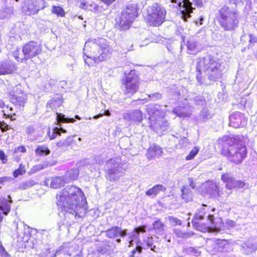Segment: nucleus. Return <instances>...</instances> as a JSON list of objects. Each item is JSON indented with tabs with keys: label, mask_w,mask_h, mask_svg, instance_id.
<instances>
[{
	"label": "nucleus",
	"mask_w": 257,
	"mask_h": 257,
	"mask_svg": "<svg viewBox=\"0 0 257 257\" xmlns=\"http://www.w3.org/2000/svg\"><path fill=\"white\" fill-rule=\"evenodd\" d=\"M57 204L61 210L66 212L65 218L69 215L79 216L83 210V206L85 201L84 194L81 190L75 186H67L57 195Z\"/></svg>",
	"instance_id": "f257e3e1"
},
{
	"label": "nucleus",
	"mask_w": 257,
	"mask_h": 257,
	"mask_svg": "<svg viewBox=\"0 0 257 257\" xmlns=\"http://www.w3.org/2000/svg\"><path fill=\"white\" fill-rule=\"evenodd\" d=\"M247 138L237 136L235 137L223 136L219 139L218 147L221 154L232 163L237 165L242 163L247 155L245 143Z\"/></svg>",
	"instance_id": "f03ea898"
},
{
	"label": "nucleus",
	"mask_w": 257,
	"mask_h": 257,
	"mask_svg": "<svg viewBox=\"0 0 257 257\" xmlns=\"http://www.w3.org/2000/svg\"><path fill=\"white\" fill-rule=\"evenodd\" d=\"M222 68L219 60L216 57L207 55L201 58L197 63L196 78L200 83L210 84L221 78Z\"/></svg>",
	"instance_id": "7ed1b4c3"
},
{
	"label": "nucleus",
	"mask_w": 257,
	"mask_h": 257,
	"mask_svg": "<svg viewBox=\"0 0 257 257\" xmlns=\"http://www.w3.org/2000/svg\"><path fill=\"white\" fill-rule=\"evenodd\" d=\"M216 16L221 27L225 31H231L238 26L239 12L234 9L224 6L218 10Z\"/></svg>",
	"instance_id": "20e7f679"
},
{
	"label": "nucleus",
	"mask_w": 257,
	"mask_h": 257,
	"mask_svg": "<svg viewBox=\"0 0 257 257\" xmlns=\"http://www.w3.org/2000/svg\"><path fill=\"white\" fill-rule=\"evenodd\" d=\"M125 74V77L121 80V89L125 95L130 97L139 90L140 78L135 70Z\"/></svg>",
	"instance_id": "39448f33"
},
{
	"label": "nucleus",
	"mask_w": 257,
	"mask_h": 257,
	"mask_svg": "<svg viewBox=\"0 0 257 257\" xmlns=\"http://www.w3.org/2000/svg\"><path fill=\"white\" fill-rule=\"evenodd\" d=\"M105 173L106 179L110 181H116L122 177L124 175V169L121 165L120 159L115 158L107 161Z\"/></svg>",
	"instance_id": "423d86ee"
},
{
	"label": "nucleus",
	"mask_w": 257,
	"mask_h": 257,
	"mask_svg": "<svg viewBox=\"0 0 257 257\" xmlns=\"http://www.w3.org/2000/svg\"><path fill=\"white\" fill-rule=\"evenodd\" d=\"M166 10L161 5L158 3L153 4L148 10V21L153 26H159L164 22Z\"/></svg>",
	"instance_id": "0eeeda50"
},
{
	"label": "nucleus",
	"mask_w": 257,
	"mask_h": 257,
	"mask_svg": "<svg viewBox=\"0 0 257 257\" xmlns=\"http://www.w3.org/2000/svg\"><path fill=\"white\" fill-rule=\"evenodd\" d=\"M138 14L136 5L128 4L121 14L119 24L120 30L128 29Z\"/></svg>",
	"instance_id": "6e6552de"
},
{
	"label": "nucleus",
	"mask_w": 257,
	"mask_h": 257,
	"mask_svg": "<svg viewBox=\"0 0 257 257\" xmlns=\"http://www.w3.org/2000/svg\"><path fill=\"white\" fill-rule=\"evenodd\" d=\"M154 115H152L150 119L151 120L150 126L152 130H154L158 134H161L162 132L166 131L169 128V123L167 120H164L161 117L163 113L160 112L157 108H155V111L153 112Z\"/></svg>",
	"instance_id": "1a4fd4ad"
},
{
	"label": "nucleus",
	"mask_w": 257,
	"mask_h": 257,
	"mask_svg": "<svg viewBox=\"0 0 257 257\" xmlns=\"http://www.w3.org/2000/svg\"><path fill=\"white\" fill-rule=\"evenodd\" d=\"M46 7L44 0H25L22 4V9L27 15H35Z\"/></svg>",
	"instance_id": "9d476101"
},
{
	"label": "nucleus",
	"mask_w": 257,
	"mask_h": 257,
	"mask_svg": "<svg viewBox=\"0 0 257 257\" xmlns=\"http://www.w3.org/2000/svg\"><path fill=\"white\" fill-rule=\"evenodd\" d=\"M104 40L100 39L98 40H89L87 41L84 45L83 48V53L86 56H87L90 59L93 58L94 61L95 62V56L97 57L99 53L101 47L97 43L99 42L101 43L103 42Z\"/></svg>",
	"instance_id": "9b49d317"
},
{
	"label": "nucleus",
	"mask_w": 257,
	"mask_h": 257,
	"mask_svg": "<svg viewBox=\"0 0 257 257\" xmlns=\"http://www.w3.org/2000/svg\"><path fill=\"white\" fill-rule=\"evenodd\" d=\"M42 52V46L38 42L30 41L23 48L22 53L25 61L38 55Z\"/></svg>",
	"instance_id": "f8f14e48"
},
{
	"label": "nucleus",
	"mask_w": 257,
	"mask_h": 257,
	"mask_svg": "<svg viewBox=\"0 0 257 257\" xmlns=\"http://www.w3.org/2000/svg\"><path fill=\"white\" fill-rule=\"evenodd\" d=\"M201 0H183L182 8L184 9L181 11L182 19L184 21H187L188 18L191 17V14L194 8L193 5L201 7L202 6Z\"/></svg>",
	"instance_id": "ddd939ff"
},
{
	"label": "nucleus",
	"mask_w": 257,
	"mask_h": 257,
	"mask_svg": "<svg viewBox=\"0 0 257 257\" xmlns=\"http://www.w3.org/2000/svg\"><path fill=\"white\" fill-rule=\"evenodd\" d=\"M222 181L226 184L225 188L226 190L224 192H230V190L234 188H243L244 186V183L241 181L236 180L232 175L229 173H225L221 175Z\"/></svg>",
	"instance_id": "4468645a"
},
{
	"label": "nucleus",
	"mask_w": 257,
	"mask_h": 257,
	"mask_svg": "<svg viewBox=\"0 0 257 257\" xmlns=\"http://www.w3.org/2000/svg\"><path fill=\"white\" fill-rule=\"evenodd\" d=\"M247 119L244 114L234 112L229 116V124L233 127H244L246 125Z\"/></svg>",
	"instance_id": "2eb2a0df"
},
{
	"label": "nucleus",
	"mask_w": 257,
	"mask_h": 257,
	"mask_svg": "<svg viewBox=\"0 0 257 257\" xmlns=\"http://www.w3.org/2000/svg\"><path fill=\"white\" fill-rule=\"evenodd\" d=\"M105 236L109 238H116V241L117 243L121 242L120 238L118 237H123L127 234L126 229H122L121 227L118 226H113L108 229L105 231Z\"/></svg>",
	"instance_id": "dca6fc26"
},
{
	"label": "nucleus",
	"mask_w": 257,
	"mask_h": 257,
	"mask_svg": "<svg viewBox=\"0 0 257 257\" xmlns=\"http://www.w3.org/2000/svg\"><path fill=\"white\" fill-rule=\"evenodd\" d=\"M123 119L132 123H140L143 119V113L139 109L129 111L123 115Z\"/></svg>",
	"instance_id": "f3484780"
},
{
	"label": "nucleus",
	"mask_w": 257,
	"mask_h": 257,
	"mask_svg": "<svg viewBox=\"0 0 257 257\" xmlns=\"http://www.w3.org/2000/svg\"><path fill=\"white\" fill-rule=\"evenodd\" d=\"M207 191L212 195H217L219 196L227 197L230 192H224L222 189L220 190L217 184L212 181L207 183Z\"/></svg>",
	"instance_id": "a211bd4d"
},
{
	"label": "nucleus",
	"mask_w": 257,
	"mask_h": 257,
	"mask_svg": "<svg viewBox=\"0 0 257 257\" xmlns=\"http://www.w3.org/2000/svg\"><path fill=\"white\" fill-rule=\"evenodd\" d=\"M193 108L189 105L175 108L173 112L179 117L189 116L192 112Z\"/></svg>",
	"instance_id": "6ab92c4d"
},
{
	"label": "nucleus",
	"mask_w": 257,
	"mask_h": 257,
	"mask_svg": "<svg viewBox=\"0 0 257 257\" xmlns=\"http://www.w3.org/2000/svg\"><path fill=\"white\" fill-rule=\"evenodd\" d=\"M9 199L0 197V210L5 215H7L11 210V204L12 200L10 196H8Z\"/></svg>",
	"instance_id": "aec40b11"
},
{
	"label": "nucleus",
	"mask_w": 257,
	"mask_h": 257,
	"mask_svg": "<svg viewBox=\"0 0 257 257\" xmlns=\"http://www.w3.org/2000/svg\"><path fill=\"white\" fill-rule=\"evenodd\" d=\"M162 153V148L157 145H153L148 149L147 156L150 159L155 157H159Z\"/></svg>",
	"instance_id": "412c9836"
},
{
	"label": "nucleus",
	"mask_w": 257,
	"mask_h": 257,
	"mask_svg": "<svg viewBox=\"0 0 257 257\" xmlns=\"http://www.w3.org/2000/svg\"><path fill=\"white\" fill-rule=\"evenodd\" d=\"M14 69V66L10 61L0 62V75L11 73Z\"/></svg>",
	"instance_id": "4be33fe9"
},
{
	"label": "nucleus",
	"mask_w": 257,
	"mask_h": 257,
	"mask_svg": "<svg viewBox=\"0 0 257 257\" xmlns=\"http://www.w3.org/2000/svg\"><path fill=\"white\" fill-rule=\"evenodd\" d=\"M64 179L65 178H64L63 176L56 177L52 178L51 180H47L46 183L48 185L49 182L50 181V187L54 189H58L64 184L66 183Z\"/></svg>",
	"instance_id": "5701e85b"
},
{
	"label": "nucleus",
	"mask_w": 257,
	"mask_h": 257,
	"mask_svg": "<svg viewBox=\"0 0 257 257\" xmlns=\"http://www.w3.org/2000/svg\"><path fill=\"white\" fill-rule=\"evenodd\" d=\"M166 189V187L163 185L157 184L147 190L146 192V194L147 196L154 197L158 194L161 191L164 192Z\"/></svg>",
	"instance_id": "b1692460"
},
{
	"label": "nucleus",
	"mask_w": 257,
	"mask_h": 257,
	"mask_svg": "<svg viewBox=\"0 0 257 257\" xmlns=\"http://www.w3.org/2000/svg\"><path fill=\"white\" fill-rule=\"evenodd\" d=\"M27 100V96L25 94H22L21 95H12L11 97V102L16 105L23 107Z\"/></svg>",
	"instance_id": "393cba45"
},
{
	"label": "nucleus",
	"mask_w": 257,
	"mask_h": 257,
	"mask_svg": "<svg viewBox=\"0 0 257 257\" xmlns=\"http://www.w3.org/2000/svg\"><path fill=\"white\" fill-rule=\"evenodd\" d=\"M110 56V52L109 51L108 48L106 47L104 48L101 47L98 56L97 57H95V63L104 61L105 59L109 58Z\"/></svg>",
	"instance_id": "a878e982"
},
{
	"label": "nucleus",
	"mask_w": 257,
	"mask_h": 257,
	"mask_svg": "<svg viewBox=\"0 0 257 257\" xmlns=\"http://www.w3.org/2000/svg\"><path fill=\"white\" fill-rule=\"evenodd\" d=\"M146 226L145 225L140 226L136 227L134 230V232L132 236L130 237L129 246L133 244L134 240L138 239L139 237L140 232H145L146 231Z\"/></svg>",
	"instance_id": "bb28decb"
},
{
	"label": "nucleus",
	"mask_w": 257,
	"mask_h": 257,
	"mask_svg": "<svg viewBox=\"0 0 257 257\" xmlns=\"http://www.w3.org/2000/svg\"><path fill=\"white\" fill-rule=\"evenodd\" d=\"M79 174V171L77 169H72L67 171L65 175L63 176L65 178V181L66 183H68L71 181L76 180Z\"/></svg>",
	"instance_id": "cd10ccee"
},
{
	"label": "nucleus",
	"mask_w": 257,
	"mask_h": 257,
	"mask_svg": "<svg viewBox=\"0 0 257 257\" xmlns=\"http://www.w3.org/2000/svg\"><path fill=\"white\" fill-rule=\"evenodd\" d=\"M242 247L246 250L247 253H250L257 249V243L253 240H249L244 242Z\"/></svg>",
	"instance_id": "c85d7f7f"
},
{
	"label": "nucleus",
	"mask_w": 257,
	"mask_h": 257,
	"mask_svg": "<svg viewBox=\"0 0 257 257\" xmlns=\"http://www.w3.org/2000/svg\"><path fill=\"white\" fill-rule=\"evenodd\" d=\"M182 198L185 201H189L192 199V193L190 187L187 186H184L182 189Z\"/></svg>",
	"instance_id": "c756f323"
},
{
	"label": "nucleus",
	"mask_w": 257,
	"mask_h": 257,
	"mask_svg": "<svg viewBox=\"0 0 257 257\" xmlns=\"http://www.w3.org/2000/svg\"><path fill=\"white\" fill-rule=\"evenodd\" d=\"M63 100L62 96L60 94L56 95L53 99L48 101L47 105L51 107H59L62 105Z\"/></svg>",
	"instance_id": "7c9ffc66"
},
{
	"label": "nucleus",
	"mask_w": 257,
	"mask_h": 257,
	"mask_svg": "<svg viewBox=\"0 0 257 257\" xmlns=\"http://www.w3.org/2000/svg\"><path fill=\"white\" fill-rule=\"evenodd\" d=\"M35 152V154L39 156H47L51 153L49 149L44 145H38Z\"/></svg>",
	"instance_id": "2f4dec72"
},
{
	"label": "nucleus",
	"mask_w": 257,
	"mask_h": 257,
	"mask_svg": "<svg viewBox=\"0 0 257 257\" xmlns=\"http://www.w3.org/2000/svg\"><path fill=\"white\" fill-rule=\"evenodd\" d=\"M211 116V114L209 112L208 109L207 108H203L202 109L199 115L197 121L199 122H205L210 119Z\"/></svg>",
	"instance_id": "473e14b6"
},
{
	"label": "nucleus",
	"mask_w": 257,
	"mask_h": 257,
	"mask_svg": "<svg viewBox=\"0 0 257 257\" xmlns=\"http://www.w3.org/2000/svg\"><path fill=\"white\" fill-rule=\"evenodd\" d=\"M204 218V213L203 211H200L198 213H196L192 222L193 226L197 230H200L199 221Z\"/></svg>",
	"instance_id": "72a5a7b5"
},
{
	"label": "nucleus",
	"mask_w": 257,
	"mask_h": 257,
	"mask_svg": "<svg viewBox=\"0 0 257 257\" xmlns=\"http://www.w3.org/2000/svg\"><path fill=\"white\" fill-rule=\"evenodd\" d=\"M12 55L15 58V59L18 62H22L23 61H25L24 59V56L22 54H20V49L18 47L14 48V50L11 52Z\"/></svg>",
	"instance_id": "f704fd0d"
},
{
	"label": "nucleus",
	"mask_w": 257,
	"mask_h": 257,
	"mask_svg": "<svg viewBox=\"0 0 257 257\" xmlns=\"http://www.w3.org/2000/svg\"><path fill=\"white\" fill-rule=\"evenodd\" d=\"M57 120L59 122H71L74 123L75 122V119L73 118L66 117L65 115L62 113H56Z\"/></svg>",
	"instance_id": "c9c22d12"
},
{
	"label": "nucleus",
	"mask_w": 257,
	"mask_h": 257,
	"mask_svg": "<svg viewBox=\"0 0 257 257\" xmlns=\"http://www.w3.org/2000/svg\"><path fill=\"white\" fill-rule=\"evenodd\" d=\"M66 133V130L63 128L62 127H55L53 128V133L51 136H50V140H53L55 139L57 135H60L61 133Z\"/></svg>",
	"instance_id": "e433bc0d"
},
{
	"label": "nucleus",
	"mask_w": 257,
	"mask_h": 257,
	"mask_svg": "<svg viewBox=\"0 0 257 257\" xmlns=\"http://www.w3.org/2000/svg\"><path fill=\"white\" fill-rule=\"evenodd\" d=\"M110 249V246L107 244L99 245L97 248V251L99 253L104 254L107 253Z\"/></svg>",
	"instance_id": "4c0bfd02"
},
{
	"label": "nucleus",
	"mask_w": 257,
	"mask_h": 257,
	"mask_svg": "<svg viewBox=\"0 0 257 257\" xmlns=\"http://www.w3.org/2000/svg\"><path fill=\"white\" fill-rule=\"evenodd\" d=\"M171 225L175 226L176 225H181L182 220L173 216H169L167 218Z\"/></svg>",
	"instance_id": "58836bf2"
},
{
	"label": "nucleus",
	"mask_w": 257,
	"mask_h": 257,
	"mask_svg": "<svg viewBox=\"0 0 257 257\" xmlns=\"http://www.w3.org/2000/svg\"><path fill=\"white\" fill-rule=\"evenodd\" d=\"M70 139L71 137H69L67 140L60 141L57 142L56 144L57 147L60 148H65L69 146L72 143V140H70Z\"/></svg>",
	"instance_id": "ea45409f"
},
{
	"label": "nucleus",
	"mask_w": 257,
	"mask_h": 257,
	"mask_svg": "<svg viewBox=\"0 0 257 257\" xmlns=\"http://www.w3.org/2000/svg\"><path fill=\"white\" fill-rule=\"evenodd\" d=\"M35 184V182L34 180H27V181H26L22 183L20 185L19 187H20V188H21L22 189L25 190V189H29V188L32 187Z\"/></svg>",
	"instance_id": "a19ab883"
},
{
	"label": "nucleus",
	"mask_w": 257,
	"mask_h": 257,
	"mask_svg": "<svg viewBox=\"0 0 257 257\" xmlns=\"http://www.w3.org/2000/svg\"><path fill=\"white\" fill-rule=\"evenodd\" d=\"M197 42L193 38H190L187 41V48L188 50L193 51L196 48Z\"/></svg>",
	"instance_id": "79ce46f5"
},
{
	"label": "nucleus",
	"mask_w": 257,
	"mask_h": 257,
	"mask_svg": "<svg viewBox=\"0 0 257 257\" xmlns=\"http://www.w3.org/2000/svg\"><path fill=\"white\" fill-rule=\"evenodd\" d=\"M25 172V166L22 164H21L19 165V168L14 171L13 175L15 178H16L18 177L19 175L24 174Z\"/></svg>",
	"instance_id": "37998d69"
},
{
	"label": "nucleus",
	"mask_w": 257,
	"mask_h": 257,
	"mask_svg": "<svg viewBox=\"0 0 257 257\" xmlns=\"http://www.w3.org/2000/svg\"><path fill=\"white\" fill-rule=\"evenodd\" d=\"M52 12L53 14H55L58 16H63L65 15L64 10L59 6H54L52 8Z\"/></svg>",
	"instance_id": "c03bdc74"
},
{
	"label": "nucleus",
	"mask_w": 257,
	"mask_h": 257,
	"mask_svg": "<svg viewBox=\"0 0 257 257\" xmlns=\"http://www.w3.org/2000/svg\"><path fill=\"white\" fill-rule=\"evenodd\" d=\"M199 151V148L198 147H194L190 152L189 155H188L186 157V159L187 160H190L193 159L194 157L198 154V152Z\"/></svg>",
	"instance_id": "a18cd8bd"
},
{
	"label": "nucleus",
	"mask_w": 257,
	"mask_h": 257,
	"mask_svg": "<svg viewBox=\"0 0 257 257\" xmlns=\"http://www.w3.org/2000/svg\"><path fill=\"white\" fill-rule=\"evenodd\" d=\"M49 166V164L48 162H46L44 164H40L36 165L33 167V170L35 172H38L40 171L44 168H46Z\"/></svg>",
	"instance_id": "49530a36"
},
{
	"label": "nucleus",
	"mask_w": 257,
	"mask_h": 257,
	"mask_svg": "<svg viewBox=\"0 0 257 257\" xmlns=\"http://www.w3.org/2000/svg\"><path fill=\"white\" fill-rule=\"evenodd\" d=\"M87 10L97 12L100 11V8L97 4L92 2V3L88 4Z\"/></svg>",
	"instance_id": "de8ad7c7"
},
{
	"label": "nucleus",
	"mask_w": 257,
	"mask_h": 257,
	"mask_svg": "<svg viewBox=\"0 0 257 257\" xmlns=\"http://www.w3.org/2000/svg\"><path fill=\"white\" fill-rule=\"evenodd\" d=\"M194 103L197 105H203L204 103V99L201 96H197L193 99Z\"/></svg>",
	"instance_id": "09e8293b"
},
{
	"label": "nucleus",
	"mask_w": 257,
	"mask_h": 257,
	"mask_svg": "<svg viewBox=\"0 0 257 257\" xmlns=\"http://www.w3.org/2000/svg\"><path fill=\"white\" fill-rule=\"evenodd\" d=\"M153 225L154 229L159 231L162 230L164 226V224L159 220L154 222Z\"/></svg>",
	"instance_id": "8fccbe9b"
},
{
	"label": "nucleus",
	"mask_w": 257,
	"mask_h": 257,
	"mask_svg": "<svg viewBox=\"0 0 257 257\" xmlns=\"http://www.w3.org/2000/svg\"><path fill=\"white\" fill-rule=\"evenodd\" d=\"M150 99L153 101L159 100L162 98V94L159 92L152 93L149 95Z\"/></svg>",
	"instance_id": "3c124183"
},
{
	"label": "nucleus",
	"mask_w": 257,
	"mask_h": 257,
	"mask_svg": "<svg viewBox=\"0 0 257 257\" xmlns=\"http://www.w3.org/2000/svg\"><path fill=\"white\" fill-rule=\"evenodd\" d=\"M13 8H5L3 9V12L5 14L3 16L4 18H8L13 14Z\"/></svg>",
	"instance_id": "603ef678"
},
{
	"label": "nucleus",
	"mask_w": 257,
	"mask_h": 257,
	"mask_svg": "<svg viewBox=\"0 0 257 257\" xmlns=\"http://www.w3.org/2000/svg\"><path fill=\"white\" fill-rule=\"evenodd\" d=\"M187 90L184 88H182L180 89L178 91H174L173 92V95H176L178 97L180 96H182V97L185 96V95L184 94V92H186Z\"/></svg>",
	"instance_id": "864d4df0"
},
{
	"label": "nucleus",
	"mask_w": 257,
	"mask_h": 257,
	"mask_svg": "<svg viewBox=\"0 0 257 257\" xmlns=\"http://www.w3.org/2000/svg\"><path fill=\"white\" fill-rule=\"evenodd\" d=\"M0 254L2 257H11L3 246L0 247Z\"/></svg>",
	"instance_id": "5fc2aeb1"
},
{
	"label": "nucleus",
	"mask_w": 257,
	"mask_h": 257,
	"mask_svg": "<svg viewBox=\"0 0 257 257\" xmlns=\"http://www.w3.org/2000/svg\"><path fill=\"white\" fill-rule=\"evenodd\" d=\"M145 242H146L148 248H151V247H153V245H154L153 238L152 237L148 238L147 239L145 240Z\"/></svg>",
	"instance_id": "6e6d98bb"
},
{
	"label": "nucleus",
	"mask_w": 257,
	"mask_h": 257,
	"mask_svg": "<svg viewBox=\"0 0 257 257\" xmlns=\"http://www.w3.org/2000/svg\"><path fill=\"white\" fill-rule=\"evenodd\" d=\"M143 249V247L138 245L135 249L132 250L131 251V255L129 257H134V254L136 252V251H138L139 253H141L142 252V250Z\"/></svg>",
	"instance_id": "4d7b16f0"
},
{
	"label": "nucleus",
	"mask_w": 257,
	"mask_h": 257,
	"mask_svg": "<svg viewBox=\"0 0 257 257\" xmlns=\"http://www.w3.org/2000/svg\"><path fill=\"white\" fill-rule=\"evenodd\" d=\"M0 159L4 164L6 163L7 161V156L3 151H0Z\"/></svg>",
	"instance_id": "13d9d810"
},
{
	"label": "nucleus",
	"mask_w": 257,
	"mask_h": 257,
	"mask_svg": "<svg viewBox=\"0 0 257 257\" xmlns=\"http://www.w3.org/2000/svg\"><path fill=\"white\" fill-rule=\"evenodd\" d=\"M9 126L4 122H2L0 124V128L3 132H6L9 130Z\"/></svg>",
	"instance_id": "bf43d9fd"
},
{
	"label": "nucleus",
	"mask_w": 257,
	"mask_h": 257,
	"mask_svg": "<svg viewBox=\"0 0 257 257\" xmlns=\"http://www.w3.org/2000/svg\"><path fill=\"white\" fill-rule=\"evenodd\" d=\"M188 186L189 187L192 189H194L195 188V184L194 183V181L192 178H189L188 179ZM187 186V185H186Z\"/></svg>",
	"instance_id": "052dcab7"
},
{
	"label": "nucleus",
	"mask_w": 257,
	"mask_h": 257,
	"mask_svg": "<svg viewBox=\"0 0 257 257\" xmlns=\"http://www.w3.org/2000/svg\"><path fill=\"white\" fill-rule=\"evenodd\" d=\"M86 58H84V61L86 64H87L88 65H90L93 64V62L94 61V59L93 58H91L90 59L86 56Z\"/></svg>",
	"instance_id": "680f3d73"
},
{
	"label": "nucleus",
	"mask_w": 257,
	"mask_h": 257,
	"mask_svg": "<svg viewBox=\"0 0 257 257\" xmlns=\"http://www.w3.org/2000/svg\"><path fill=\"white\" fill-rule=\"evenodd\" d=\"M249 42L251 43H255L257 42V37L253 35V34H250L249 35Z\"/></svg>",
	"instance_id": "e2e57ef3"
},
{
	"label": "nucleus",
	"mask_w": 257,
	"mask_h": 257,
	"mask_svg": "<svg viewBox=\"0 0 257 257\" xmlns=\"http://www.w3.org/2000/svg\"><path fill=\"white\" fill-rule=\"evenodd\" d=\"M244 0H229L230 4H235L236 6L237 4H242Z\"/></svg>",
	"instance_id": "0e129e2a"
},
{
	"label": "nucleus",
	"mask_w": 257,
	"mask_h": 257,
	"mask_svg": "<svg viewBox=\"0 0 257 257\" xmlns=\"http://www.w3.org/2000/svg\"><path fill=\"white\" fill-rule=\"evenodd\" d=\"M172 3H177L178 5L180 7H182L183 5V0H171Z\"/></svg>",
	"instance_id": "69168bd1"
},
{
	"label": "nucleus",
	"mask_w": 257,
	"mask_h": 257,
	"mask_svg": "<svg viewBox=\"0 0 257 257\" xmlns=\"http://www.w3.org/2000/svg\"><path fill=\"white\" fill-rule=\"evenodd\" d=\"M16 151L17 152L25 153L26 152V149L24 147L20 146L17 148Z\"/></svg>",
	"instance_id": "338daca9"
},
{
	"label": "nucleus",
	"mask_w": 257,
	"mask_h": 257,
	"mask_svg": "<svg viewBox=\"0 0 257 257\" xmlns=\"http://www.w3.org/2000/svg\"><path fill=\"white\" fill-rule=\"evenodd\" d=\"M88 4H86L85 2H81L79 7L83 9H88Z\"/></svg>",
	"instance_id": "774afa93"
}]
</instances>
